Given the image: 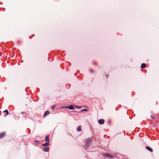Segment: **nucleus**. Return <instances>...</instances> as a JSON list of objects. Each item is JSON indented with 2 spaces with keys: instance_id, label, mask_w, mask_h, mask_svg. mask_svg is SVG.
Returning <instances> with one entry per match:
<instances>
[{
  "instance_id": "f257e3e1",
  "label": "nucleus",
  "mask_w": 159,
  "mask_h": 159,
  "mask_svg": "<svg viewBox=\"0 0 159 159\" xmlns=\"http://www.w3.org/2000/svg\"><path fill=\"white\" fill-rule=\"evenodd\" d=\"M93 138L91 137L86 139L85 141V144L84 147L85 149H87L89 147L90 145L93 141Z\"/></svg>"
},
{
  "instance_id": "f03ea898",
  "label": "nucleus",
  "mask_w": 159,
  "mask_h": 159,
  "mask_svg": "<svg viewBox=\"0 0 159 159\" xmlns=\"http://www.w3.org/2000/svg\"><path fill=\"white\" fill-rule=\"evenodd\" d=\"M103 155L107 157H108V158H113V157L109 153H104L103 154Z\"/></svg>"
},
{
  "instance_id": "7ed1b4c3",
  "label": "nucleus",
  "mask_w": 159,
  "mask_h": 159,
  "mask_svg": "<svg viewBox=\"0 0 159 159\" xmlns=\"http://www.w3.org/2000/svg\"><path fill=\"white\" fill-rule=\"evenodd\" d=\"M99 123L100 125H102L104 123L105 120L104 119H101L98 120Z\"/></svg>"
},
{
  "instance_id": "20e7f679",
  "label": "nucleus",
  "mask_w": 159,
  "mask_h": 159,
  "mask_svg": "<svg viewBox=\"0 0 159 159\" xmlns=\"http://www.w3.org/2000/svg\"><path fill=\"white\" fill-rule=\"evenodd\" d=\"M43 150L44 152H48L49 150V147H46L45 148H43Z\"/></svg>"
},
{
  "instance_id": "39448f33",
  "label": "nucleus",
  "mask_w": 159,
  "mask_h": 159,
  "mask_svg": "<svg viewBox=\"0 0 159 159\" xmlns=\"http://www.w3.org/2000/svg\"><path fill=\"white\" fill-rule=\"evenodd\" d=\"M49 136L48 135L46 136L44 139V140L46 142H49Z\"/></svg>"
},
{
  "instance_id": "423d86ee",
  "label": "nucleus",
  "mask_w": 159,
  "mask_h": 159,
  "mask_svg": "<svg viewBox=\"0 0 159 159\" xmlns=\"http://www.w3.org/2000/svg\"><path fill=\"white\" fill-rule=\"evenodd\" d=\"M6 134L5 132H2L0 134V139L2 138Z\"/></svg>"
},
{
  "instance_id": "0eeeda50",
  "label": "nucleus",
  "mask_w": 159,
  "mask_h": 159,
  "mask_svg": "<svg viewBox=\"0 0 159 159\" xmlns=\"http://www.w3.org/2000/svg\"><path fill=\"white\" fill-rule=\"evenodd\" d=\"M146 148L148 150V151L151 152H153L152 149L150 147L148 146H146Z\"/></svg>"
},
{
  "instance_id": "6e6552de",
  "label": "nucleus",
  "mask_w": 159,
  "mask_h": 159,
  "mask_svg": "<svg viewBox=\"0 0 159 159\" xmlns=\"http://www.w3.org/2000/svg\"><path fill=\"white\" fill-rule=\"evenodd\" d=\"M49 145V143L46 142L44 143H43L42 144V146L44 147H47Z\"/></svg>"
},
{
  "instance_id": "1a4fd4ad",
  "label": "nucleus",
  "mask_w": 159,
  "mask_h": 159,
  "mask_svg": "<svg viewBox=\"0 0 159 159\" xmlns=\"http://www.w3.org/2000/svg\"><path fill=\"white\" fill-rule=\"evenodd\" d=\"M146 67V65L144 63H142L141 66V67L142 68H145Z\"/></svg>"
},
{
  "instance_id": "9d476101",
  "label": "nucleus",
  "mask_w": 159,
  "mask_h": 159,
  "mask_svg": "<svg viewBox=\"0 0 159 159\" xmlns=\"http://www.w3.org/2000/svg\"><path fill=\"white\" fill-rule=\"evenodd\" d=\"M34 143L35 145H38L40 144V143L39 141L35 140L34 141Z\"/></svg>"
},
{
  "instance_id": "9b49d317",
  "label": "nucleus",
  "mask_w": 159,
  "mask_h": 159,
  "mask_svg": "<svg viewBox=\"0 0 159 159\" xmlns=\"http://www.w3.org/2000/svg\"><path fill=\"white\" fill-rule=\"evenodd\" d=\"M81 126L80 125H79L77 129V131L80 132L81 131Z\"/></svg>"
},
{
  "instance_id": "f8f14e48",
  "label": "nucleus",
  "mask_w": 159,
  "mask_h": 159,
  "mask_svg": "<svg viewBox=\"0 0 159 159\" xmlns=\"http://www.w3.org/2000/svg\"><path fill=\"white\" fill-rule=\"evenodd\" d=\"M3 113H5V112L6 113V114L4 115L5 116H6L7 115V114L9 113L8 111L7 110H4L3 111Z\"/></svg>"
},
{
  "instance_id": "ddd939ff",
  "label": "nucleus",
  "mask_w": 159,
  "mask_h": 159,
  "mask_svg": "<svg viewBox=\"0 0 159 159\" xmlns=\"http://www.w3.org/2000/svg\"><path fill=\"white\" fill-rule=\"evenodd\" d=\"M49 113V112L48 111H46L45 113L44 114L43 116H46L48 115Z\"/></svg>"
},
{
  "instance_id": "4468645a",
  "label": "nucleus",
  "mask_w": 159,
  "mask_h": 159,
  "mask_svg": "<svg viewBox=\"0 0 159 159\" xmlns=\"http://www.w3.org/2000/svg\"><path fill=\"white\" fill-rule=\"evenodd\" d=\"M69 109L70 110L74 109V107L72 105H70L69 106Z\"/></svg>"
},
{
  "instance_id": "2eb2a0df",
  "label": "nucleus",
  "mask_w": 159,
  "mask_h": 159,
  "mask_svg": "<svg viewBox=\"0 0 159 159\" xmlns=\"http://www.w3.org/2000/svg\"><path fill=\"white\" fill-rule=\"evenodd\" d=\"M56 106L54 105H53L51 107V109L53 111L55 108Z\"/></svg>"
},
{
  "instance_id": "dca6fc26",
  "label": "nucleus",
  "mask_w": 159,
  "mask_h": 159,
  "mask_svg": "<svg viewBox=\"0 0 159 159\" xmlns=\"http://www.w3.org/2000/svg\"><path fill=\"white\" fill-rule=\"evenodd\" d=\"M21 114H22V115L24 116V115H25V112H21Z\"/></svg>"
},
{
  "instance_id": "f3484780",
  "label": "nucleus",
  "mask_w": 159,
  "mask_h": 159,
  "mask_svg": "<svg viewBox=\"0 0 159 159\" xmlns=\"http://www.w3.org/2000/svg\"><path fill=\"white\" fill-rule=\"evenodd\" d=\"M81 111H87V109H84L81 110Z\"/></svg>"
},
{
  "instance_id": "a211bd4d",
  "label": "nucleus",
  "mask_w": 159,
  "mask_h": 159,
  "mask_svg": "<svg viewBox=\"0 0 159 159\" xmlns=\"http://www.w3.org/2000/svg\"><path fill=\"white\" fill-rule=\"evenodd\" d=\"M69 106H66L65 107V108H67L69 109Z\"/></svg>"
},
{
  "instance_id": "6ab92c4d",
  "label": "nucleus",
  "mask_w": 159,
  "mask_h": 159,
  "mask_svg": "<svg viewBox=\"0 0 159 159\" xmlns=\"http://www.w3.org/2000/svg\"><path fill=\"white\" fill-rule=\"evenodd\" d=\"M75 107L77 108H80V106H75Z\"/></svg>"
},
{
  "instance_id": "aec40b11",
  "label": "nucleus",
  "mask_w": 159,
  "mask_h": 159,
  "mask_svg": "<svg viewBox=\"0 0 159 159\" xmlns=\"http://www.w3.org/2000/svg\"><path fill=\"white\" fill-rule=\"evenodd\" d=\"M90 72H93V70H92V69H90Z\"/></svg>"
},
{
  "instance_id": "412c9836",
  "label": "nucleus",
  "mask_w": 159,
  "mask_h": 159,
  "mask_svg": "<svg viewBox=\"0 0 159 159\" xmlns=\"http://www.w3.org/2000/svg\"><path fill=\"white\" fill-rule=\"evenodd\" d=\"M151 117L152 119H154V117L152 116H151Z\"/></svg>"
},
{
  "instance_id": "4be33fe9",
  "label": "nucleus",
  "mask_w": 159,
  "mask_h": 159,
  "mask_svg": "<svg viewBox=\"0 0 159 159\" xmlns=\"http://www.w3.org/2000/svg\"><path fill=\"white\" fill-rule=\"evenodd\" d=\"M20 43V41H18L17 42V43H18V44H19Z\"/></svg>"
},
{
  "instance_id": "5701e85b",
  "label": "nucleus",
  "mask_w": 159,
  "mask_h": 159,
  "mask_svg": "<svg viewBox=\"0 0 159 159\" xmlns=\"http://www.w3.org/2000/svg\"><path fill=\"white\" fill-rule=\"evenodd\" d=\"M93 63L94 64H96V62H93Z\"/></svg>"
},
{
  "instance_id": "b1692460",
  "label": "nucleus",
  "mask_w": 159,
  "mask_h": 159,
  "mask_svg": "<svg viewBox=\"0 0 159 159\" xmlns=\"http://www.w3.org/2000/svg\"><path fill=\"white\" fill-rule=\"evenodd\" d=\"M48 60H49V57L48 58Z\"/></svg>"
}]
</instances>
